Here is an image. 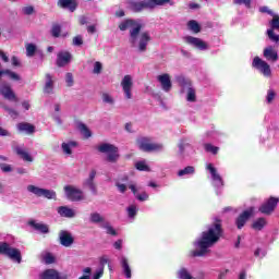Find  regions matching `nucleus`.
Listing matches in <instances>:
<instances>
[{"label": "nucleus", "instance_id": "052dcab7", "mask_svg": "<svg viewBox=\"0 0 279 279\" xmlns=\"http://www.w3.org/2000/svg\"><path fill=\"white\" fill-rule=\"evenodd\" d=\"M0 169L1 171H3L4 173H10V171H12V166L8 165V163H1L0 165Z\"/></svg>", "mask_w": 279, "mask_h": 279}, {"label": "nucleus", "instance_id": "423d86ee", "mask_svg": "<svg viewBox=\"0 0 279 279\" xmlns=\"http://www.w3.org/2000/svg\"><path fill=\"white\" fill-rule=\"evenodd\" d=\"M136 145L140 151H144L145 154H151V151H161L162 144L151 143V137H137Z\"/></svg>", "mask_w": 279, "mask_h": 279}, {"label": "nucleus", "instance_id": "a19ab883", "mask_svg": "<svg viewBox=\"0 0 279 279\" xmlns=\"http://www.w3.org/2000/svg\"><path fill=\"white\" fill-rule=\"evenodd\" d=\"M178 277L180 279H193V276H191V272H189V270L186 268H181L178 271Z\"/></svg>", "mask_w": 279, "mask_h": 279}, {"label": "nucleus", "instance_id": "20e7f679", "mask_svg": "<svg viewBox=\"0 0 279 279\" xmlns=\"http://www.w3.org/2000/svg\"><path fill=\"white\" fill-rule=\"evenodd\" d=\"M97 150L100 154H107V162L116 163L119 162V158H121V155H119V147L114 146L113 144L104 143L100 144L97 147Z\"/></svg>", "mask_w": 279, "mask_h": 279}, {"label": "nucleus", "instance_id": "de8ad7c7", "mask_svg": "<svg viewBox=\"0 0 279 279\" xmlns=\"http://www.w3.org/2000/svg\"><path fill=\"white\" fill-rule=\"evenodd\" d=\"M100 263V269H105L106 265H108V268L110 269V271H112V267L110 266V259H108L107 256H102L99 259Z\"/></svg>", "mask_w": 279, "mask_h": 279}, {"label": "nucleus", "instance_id": "4c0bfd02", "mask_svg": "<svg viewBox=\"0 0 279 279\" xmlns=\"http://www.w3.org/2000/svg\"><path fill=\"white\" fill-rule=\"evenodd\" d=\"M177 82L182 88H191V82L184 76H177Z\"/></svg>", "mask_w": 279, "mask_h": 279}, {"label": "nucleus", "instance_id": "3c124183", "mask_svg": "<svg viewBox=\"0 0 279 279\" xmlns=\"http://www.w3.org/2000/svg\"><path fill=\"white\" fill-rule=\"evenodd\" d=\"M22 12H23V14H25V16H32V14H34V12H36V10L34 9L33 5H27V7L22 8Z\"/></svg>", "mask_w": 279, "mask_h": 279}, {"label": "nucleus", "instance_id": "c756f323", "mask_svg": "<svg viewBox=\"0 0 279 279\" xmlns=\"http://www.w3.org/2000/svg\"><path fill=\"white\" fill-rule=\"evenodd\" d=\"M58 213L61 217H66L68 219H73V217H75V210L66 206L59 207Z\"/></svg>", "mask_w": 279, "mask_h": 279}, {"label": "nucleus", "instance_id": "774afa93", "mask_svg": "<svg viewBox=\"0 0 279 279\" xmlns=\"http://www.w3.org/2000/svg\"><path fill=\"white\" fill-rule=\"evenodd\" d=\"M0 136H10V133L8 130L0 126Z\"/></svg>", "mask_w": 279, "mask_h": 279}, {"label": "nucleus", "instance_id": "338daca9", "mask_svg": "<svg viewBox=\"0 0 279 279\" xmlns=\"http://www.w3.org/2000/svg\"><path fill=\"white\" fill-rule=\"evenodd\" d=\"M102 276H104V268H99V270L95 272L94 279H99Z\"/></svg>", "mask_w": 279, "mask_h": 279}, {"label": "nucleus", "instance_id": "393cba45", "mask_svg": "<svg viewBox=\"0 0 279 279\" xmlns=\"http://www.w3.org/2000/svg\"><path fill=\"white\" fill-rule=\"evenodd\" d=\"M19 132H25V134H34L36 132V126L28 122H21L17 124Z\"/></svg>", "mask_w": 279, "mask_h": 279}, {"label": "nucleus", "instance_id": "e2e57ef3", "mask_svg": "<svg viewBox=\"0 0 279 279\" xmlns=\"http://www.w3.org/2000/svg\"><path fill=\"white\" fill-rule=\"evenodd\" d=\"M116 250H121L123 247V240H118L113 243Z\"/></svg>", "mask_w": 279, "mask_h": 279}, {"label": "nucleus", "instance_id": "603ef678", "mask_svg": "<svg viewBox=\"0 0 279 279\" xmlns=\"http://www.w3.org/2000/svg\"><path fill=\"white\" fill-rule=\"evenodd\" d=\"M136 213H137L136 205H131L128 207V215L130 219H134L136 217Z\"/></svg>", "mask_w": 279, "mask_h": 279}, {"label": "nucleus", "instance_id": "4468645a", "mask_svg": "<svg viewBox=\"0 0 279 279\" xmlns=\"http://www.w3.org/2000/svg\"><path fill=\"white\" fill-rule=\"evenodd\" d=\"M59 243L63 247H71V245H73V243H75V238H73V234H71V232H69L66 230H61L59 232Z\"/></svg>", "mask_w": 279, "mask_h": 279}, {"label": "nucleus", "instance_id": "6ab92c4d", "mask_svg": "<svg viewBox=\"0 0 279 279\" xmlns=\"http://www.w3.org/2000/svg\"><path fill=\"white\" fill-rule=\"evenodd\" d=\"M97 175V170L92 169L89 177L83 182V186H87L94 195H97V185L95 184V177Z\"/></svg>", "mask_w": 279, "mask_h": 279}, {"label": "nucleus", "instance_id": "5701e85b", "mask_svg": "<svg viewBox=\"0 0 279 279\" xmlns=\"http://www.w3.org/2000/svg\"><path fill=\"white\" fill-rule=\"evenodd\" d=\"M71 52L69 51H63V52H59L57 54V66L62 68V66H66V64H69L71 62Z\"/></svg>", "mask_w": 279, "mask_h": 279}, {"label": "nucleus", "instance_id": "72a5a7b5", "mask_svg": "<svg viewBox=\"0 0 279 279\" xmlns=\"http://www.w3.org/2000/svg\"><path fill=\"white\" fill-rule=\"evenodd\" d=\"M187 27L189 29H191V32H193L194 34H199V32H202V26L199 25V23H197V21L195 20H191L187 22Z\"/></svg>", "mask_w": 279, "mask_h": 279}, {"label": "nucleus", "instance_id": "69168bd1", "mask_svg": "<svg viewBox=\"0 0 279 279\" xmlns=\"http://www.w3.org/2000/svg\"><path fill=\"white\" fill-rule=\"evenodd\" d=\"M11 62L13 66H21V61H19V58L16 56L12 57Z\"/></svg>", "mask_w": 279, "mask_h": 279}, {"label": "nucleus", "instance_id": "864d4df0", "mask_svg": "<svg viewBox=\"0 0 279 279\" xmlns=\"http://www.w3.org/2000/svg\"><path fill=\"white\" fill-rule=\"evenodd\" d=\"M102 69H104V65H101V62L96 61L94 64L93 73H95L96 75H99V73H101Z\"/></svg>", "mask_w": 279, "mask_h": 279}, {"label": "nucleus", "instance_id": "5fc2aeb1", "mask_svg": "<svg viewBox=\"0 0 279 279\" xmlns=\"http://www.w3.org/2000/svg\"><path fill=\"white\" fill-rule=\"evenodd\" d=\"M135 197L138 202H147V199H149V194H147V192H142L141 194H136Z\"/></svg>", "mask_w": 279, "mask_h": 279}, {"label": "nucleus", "instance_id": "ddd939ff", "mask_svg": "<svg viewBox=\"0 0 279 279\" xmlns=\"http://www.w3.org/2000/svg\"><path fill=\"white\" fill-rule=\"evenodd\" d=\"M0 95L8 99V101H19V97H16V94L12 89V86L8 83H2L0 85Z\"/></svg>", "mask_w": 279, "mask_h": 279}, {"label": "nucleus", "instance_id": "a211bd4d", "mask_svg": "<svg viewBox=\"0 0 279 279\" xmlns=\"http://www.w3.org/2000/svg\"><path fill=\"white\" fill-rule=\"evenodd\" d=\"M185 40L187 45H193V47H196V49H199L201 51H206V49H208V44L201 38L187 36Z\"/></svg>", "mask_w": 279, "mask_h": 279}, {"label": "nucleus", "instance_id": "f8f14e48", "mask_svg": "<svg viewBox=\"0 0 279 279\" xmlns=\"http://www.w3.org/2000/svg\"><path fill=\"white\" fill-rule=\"evenodd\" d=\"M64 192L70 202H82L84 199V192L73 185H65Z\"/></svg>", "mask_w": 279, "mask_h": 279}, {"label": "nucleus", "instance_id": "2eb2a0df", "mask_svg": "<svg viewBox=\"0 0 279 279\" xmlns=\"http://www.w3.org/2000/svg\"><path fill=\"white\" fill-rule=\"evenodd\" d=\"M270 27L271 29L267 31L268 38L272 40V43H279V35H276V33H274V29L279 31V15L272 16V20L270 21Z\"/></svg>", "mask_w": 279, "mask_h": 279}, {"label": "nucleus", "instance_id": "4d7b16f0", "mask_svg": "<svg viewBox=\"0 0 279 279\" xmlns=\"http://www.w3.org/2000/svg\"><path fill=\"white\" fill-rule=\"evenodd\" d=\"M233 3L235 5H242V3H244L246 8H250V5H252V0H233Z\"/></svg>", "mask_w": 279, "mask_h": 279}, {"label": "nucleus", "instance_id": "7c9ffc66", "mask_svg": "<svg viewBox=\"0 0 279 279\" xmlns=\"http://www.w3.org/2000/svg\"><path fill=\"white\" fill-rule=\"evenodd\" d=\"M121 267L125 278H132V268H130V262L125 257L121 258Z\"/></svg>", "mask_w": 279, "mask_h": 279}, {"label": "nucleus", "instance_id": "0eeeda50", "mask_svg": "<svg viewBox=\"0 0 279 279\" xmlns=\"http://www.w3.org/2000/svg\"><path fill=\"white\" fill-rule=\"evenodd\" d=\"M0 254L8 256L11 260L21 264L23 256L21 255V250L11 247L7 242H0Z\"/></svg>", "mask_w": 279, "mask_h": 279}, {"label": "nucleus", "instance_id": "b1692460", "mask_svg": "<svg viewBox=\"0 0 279 279\" xmlns=\"http://www.w3.org/2000/svg\"><path fill=\"white\" fill-rule=\"evenodd\" d=\"M28 226L40 232L41 234H49V226L40 222H36V220H29Z\"/></svg>", "mask_w": 279, "mask_h": 279}, {"label": "nucleus", "instance_id": "09e8293b", "mask_svg": "<svg viewBox=\"0 0 279 279\" xmlns=\"http://www.w3.org/2000/svg\"><path fill=\"white\" fill-rule=\"evenodd\" d=\"M35 53H36V45L27 44V46H26V56H28V58H32V56H34Z\"/></svg>", "mask_w": 279, "mask_h": 279}, {"label": "nucleus", "instance_id": "c03bdc74", "mask_svg": "<svg viewBox=\"0 0 279 279\" xmlns=\"http://www.w3.org/2000/svg\"><path fill=\"white\" fill-rule=\"evenodd\" d=\"M101 228L107 230V234H110L111 236H117V230H114L111 226L110 222H105L101 225Z\"/></svg>", "mask_w": 279, "mask_h": 279}, {"label": "nucleus", "instance_id": "a18cd8bd", "mask_svg": "<svg viewBox=\"0 0 279 279\" xmlns=\"http://www.w3.org/2000/svg\"><path fill=\"white\" fill-rule=\"evenodd\" d=\"M135 169H137V171H149V166H147L145 161H137L135 163Z\"/></svg>", "mask_w": 279, "mask_h": 279}, {"label": "nucleus", "instance_id": "37998d69", "mask_svg": "<svg viewBox=\"0 0 279 279\" xmlns=\"http://www.w3.org/2000/svg\"><path fill=\"white\" fill-rule=\"evenodd\" d=\"M1 108L8 112L12 117V119H16L19 117V111L13 108H10L8 105H2Z\"/></svg>", "mask_w": 279, "mask_h": 279}, {"label": "nucleus", "instance_id": "79ce46f5", "mask_svg": "<svg viewBox=\"0 0 279 279\" xmlns=\"http://www.w3.org/2000/svg\"><path fill=\"white\" fill-rule=\"evenodd\" d=\"M204 148H205V151L209 154H214V156H217V154H219V147L213 146V144H205Z\"/></svg>", "mask_w": 279, "mask_h": 279}, {"label": "nucleus", "instance_id": "cd10ccee", "mask_svg": "<svg viewBox=\"0 0 279 279\" xmlns=\"http://www.w3.org/2000/svg\"><path fill=\"white\" fill-rule=\"evenodd\" d=\"M267 226V219L260 217L257 218L253 223L251 225V228L255 230L256 232H260L265 227Z\"/></svg>", "mask_w": 279, "mask_h": 279}, {"label": "nucleus", "instance_id": "6e6552de", "mask_svg": "<svg viewBox=\"0 0 279 279\" xmlns=\"http://www.w3.org/2000/svg\"><path fill=\"white\" fill-rule=\"evenodd\" d=\"M27 191L36 195V197H46V199H56L57 197L56 191L38 187L36 185H28Z\"/></svg>", "mask_w": 279, "mask_h": 279}, {"label": "nucleus", "instance_id": "6e6d98bb", "mask_svg": "<svg viewBox=\"0 0 279 279\" xmlns=\"http://www.w3.org/2000/svg\"><path fill=\"white\" fill-rule=\"evenodd\" d=\"M266 99L268 104H271V101L276 99V92H274V89H269Z\"/></svg>", "mask_w": 279, "mask_h": 279}, {"label": "nucleus", "instance_id": "7ed1b4c3", "mask_svg": "<svg viewBox=\"0 0 279 279\" xmlns=\"http://www.w3.org/2000/svg\"><path fill=\"white\" fill-rule=\"evenodd\" d=\"M119 29L121 32H125L126 29H130V43L133 45H136V38H138V34H141V29H143V24H141L136 20L126 19L119 24Z\"/></svg>", "mask_w": 279, "mask_h": 279}, {"label": "nucleus", "instance_id": "aec40b11", "mask_svg": "<svg viewBox=\"0 0 279 279\" xmlns=\"http://www.w3.org/2000/svg\"><path fill=\"white\" fill-rule=\"evenodd\" d=\"M58 8L62 10H69V12H75L77 10V0H58L57 2Z\"/></svg>", "mask_w": 279, "mask_h": 279}, {"label": "nucleus", "instance_id": "ea45409f", "mask_svg": "<svg viewBox=\"0 0 279 279\" xmlns=\"http://www.w3.org/2000/svg\"><path fill=\"white\" fill-rule=\"evenodd\" d=\"M89 219H90L92 223H104V218H102L101 214H99V213L90 214Z\"/></svg>", "mask_w": 279, "mask_h": 279}, {"label": "nucleus", "instance_id": "e433bc0d", "mask_svg": "<svg viewBox=\"0 0 279 279\" xmlns=\"http://www.w3.org/2000/svg\"><path fill=\"white\" fill-rule=\"evenodd\" d=\"M195 173V167L193 166H187L182 170H179L178 175L182 178V175H193Z\"/></svg>", "mask_w": 279, "mask_h": 279}, {"label": "nucleus", "instance_id": "f03ea898", "mask_svg": "<svg viewBox=\"0 0 279 279\" xmlns=\"http://www.w3.org/2000/svg\"><path fill=\"white\" fill-rule=\"evenodd\" d=\"M175 5V3L171 0H142V1H131L129 2L130 9L132 12L138 13L143 12V10H156V8L166 5Z\"/></svg>", "mask_w": 279, "mask_h": 279}, {"label": "nucleus", "instance_id": "c9c22d12", "mask_svg": "<svg viewBox=\"0 0 279 279\" xmlns=\"http://www.w3.org/2000/svg\"><path fill=\"white\" fill-rule=\"evenodd\" d=\"M186 101H190L192 104L197 101V94L195 92V88L193 87L187 88Z\"/></svg>", "mask_w": 279, "mask_h": 279}, {"label": "nucleus", "instance_id": "412c9836", "mask_svg": "<svg viewBox=\"0 0 279 279\" xmlns=\"http://www.w3.org/2000/svg\"><path fill=\"white\" fill-rule=\"evenodd\" d=\"M157 80L161 84V88L162 90H165V93H169V90L173 88V84L171 83V76L169 74H161L157 76Z\"/></svg>", "mask_w": 279, "mask_h": 279}, {"label": "nucleus", "instance_id": "f704fd0d", "mask_svg": "<svg viewBox=\"0 0 279 279\" xmlns=\"http://www.w3.org/2000/svg\"><path fill=\"white\" fill-rule=\"evenodd\" d=\"M77 129L80 130L81 134H83V136L85 138H90V136H93L90 129H88V126H86V124L78 123Z\"/></svg>", "mask_w": 279, "mask_h": 279}, {"label": "nucleus", "instance_id": "f257e3e1", "mask_svg": "<svg viewBox=\"0 0 279 279\" xmlns=\"http://www.w3.org/2000/svg\"><path fill=\"white\" fill-rule=\"evenodd\" d=\"M221 236H223V221L219 218H215L214 221L207 226V230L203 231L201 239L194 242L195 247L199 250L190 251V258H199L204 257L216 243H219Z\"/></svg>", "mask_w": 279, "mask_h": 279}, {"label": "nucleus", "instance_id": "49530a36", "mask_svg": "<svg viewBox=\"0 0 279 279\" xmlns=\"http://www.w3.org/2000/svg\"><path fill=\"white\" fill-rule=\"evenodd\" d=\"M72 45H74V47H82L84 45V38L82 35L73 37Z\"/></svg>", "mask_w": 279, "mask_h": 279}, {"label": "nucleus", "instance_id": "0e129e2a", "mask_svg": "<svg viewBox=\"0 0 279 279\" xmlns=\"http://www.w3.org/2000/svg\"><path fill=\"white\" fill-rule=\"evenodd\" d=\"M0 58L5 63L10 62V58L8 57V54H5V52H3V50H0Z\"/></svg>", "mask_w": 279, "mask_h": 279}, {"label": "nucleus", "instance_id": "a878e982", "mask_svg": "<svg viewBox=\"0 0 279 279\" xmlns=\"http://www.w3.org/2000/svg\"><path fill=\"white\" fill-rule=\"evenodd\" d=\"M207 169L211 175V180H214V182H218L220 186H223V179L219 173H217V168L213 167V163H209Z\"/></svg>", "mask_w": 279, "mask_h": 279}, {"label": "nucleus", "instance_id": "f3484780", "mask_svg": "<svg viewBox=\"0 0 279 279\" xmlns=\"http://www.w3.org/2000/svg\"><path fill=\"white\" fill-rule=\"evenodd\" d=\"M40 279H69V275L60 272L56 269H46L40 275Z\"/></svg>", "mask_w": 279, "mask_h": 279}, {"label": "nucleus", "instance_id": "680f3d73", "mask_svg": "<svg viewBox=\"0 0 279 279\" xmlns=\"http://www.w3.org/2000/svg\"><path fill=\"white\" fill-rule=\"evenodd\" d=\"M117 189L121 192V193H125V191H128V185L117 182L116 183Z\"/></svg>", "mask_w": 279, "mask_h": 279}, {"label": "nucleus", "instance_id": "dca6fc26", "mask_svg": "<svg viewBox=\"0 0 279 279\" xmlns=\"http://www.w3.org/2000/svg\"><path fill=\"white\" fill-rule=\"evenodd\" d=\"M121 86H122V90L125 95V98L132 99V86H134V82H132V76L125 75L122 78Z\"/></svg>", "mask_w": 279, "mask_h": 279}, {"label": "nucleus", "instance_id": "13d9d810", "mask_svg": "<svg viewBox=\"0 0 279 279\" xmlns=\"http://www.w3.org/2000/svg\"><path fill=\"white\" fill-rule=\"evenodd\" d=\"M65 82H66V86H69V87L73 86L74 81H73V74L72 73H70V72L66 73Z\"/></svg>", "mask_w": 279, "mask_h": 279}, {"label": "nucleus", "instance_id": "bf43d9fd", "mask_svg": "<svg viewBox=\"0 0 279 279\" xmlns=\"http://www.w3.org/2000/svg\"><path fill=\"white\" fill-rule=\"evenodd\" d=\"M102 101L105 104H114V99H112V96L109 94H102Z\"/></svg>", "mask_w": 279, "mask_h": 279}, {"label": "nucleus", "instance_id": "39448f33", "mask_svg": "<svg viewBox=\"0 0 279 279\" xmlns=\"http://www.w3.org/2000/svg\"><path fill=\"white\" fill-rule=\"evenodd\" d=\"M136 145L140 151H144L145 154H151V151H161L162 144L151 143V137H137Z\"/></svg>", "mask_w": 279, "mask_h": 279}, {"label": "nucleus", "instance_id": "58836bf2", "mask_svg": "<svg viewBox=\"0 0 279 279\" xmlns=\"http://www.w3.org/2000/svg\"><path fill=\"white\" fill-rule=\"evenodd\" d=\"M60 34H62V26H60V24H53L51 28V36H53V38H60Z\"/></svg>", "mask_w": 279, "mask_h": 279}, {"label": "nucleus", "instance_id": "bb28decb", "mask_svg": "<svg viewBox=\"0 0 279 279\" xmlns=\"http://www.w3.org/2000/svg\"><path fill=\"white\" fill-rule=\"evenodd\" d=\"M264 58L271 60V62H278V52L272 47L265 48Z\"/></svg>", "mask_w": 279, "mask_h": 279}, {"label": "nucleus", "instance_id": "2f4dec72", "mask_svg": "<svg viewBox=\"0 0 279 279\" xmlns=\"http://www.w3.org/2000/svg\"><path fill=\"white\" fill-rule=\"evenodd\" d=\"M15 153L17 156H20V158H22V160H25V162H34V158L29 156V153L23 150V148L16 147Z\"/></svg>", "mask_w": 279, "mask_h": 279}, {"label": "nucleus", "instance_id": "9d476101", "mask_svg": "<svg viewBox=\"0 0 279 279\" xmlns=\"http://www.w3.org/2000/svg\"><path fill=\"white\" fill-rule=\"evenodd\" d=\"M254 207H250L238 216V218L235 219V226L238 230H243L247 221H250V219L254 217Z\"/></svg>", "mask_w": 279, "mask_h": 279}, {"label": "nucleus", "instance_id": "9b49d317", "mask_svg": "<svg viewBox=\"0 0 279 279\" xmlns=\"http://www.w3.org/2000/svg\"><path fill=\"white\" fill-rule=\"evenodd\" d=\"M279 198L275 196H270L266 202H264L258 210L262 213V215H271L274 210H276V207L278 206Z\"/></svg>", "mask_w": 279, "mask_h": 279}, {"label": "nucleus", "instance_id": "1a4fd4ad", "mask_svg": "<svg viewBox=\"0 0 279 279\" xmlns=\"http://www.w3.org/2000/svg\"><path fill=\"white\" fill-rule=\"evenodd\" d=\"M252 68L257 69V71H260L265 77H271V66H269V63L260 59L259 57H255L252 62Z\"/></svg>", "mask_w": 279, "mask_h": 279}, {"label": "nucleus", "instance_id": "473e14b6", "mask_svg": "<svg viewBox=\"0 0 279 279\" xmlns=\"http://www.w3.org/2000/svg\"><path fill=\"white\" fill-rule=\"evenodd\" d=\"M71 147H77V142H69V143H62L61 144V148L62 150L68 155L71 156V154H73V150L71 149Z\"/></svg>", "mask_w": 279, "mask_h": 279}, {"label": "nucleus", "instance_id": "8fccbe9b", "mask_svg": "<svg viewBox=\"0 0 279 279\" xmlns=\"http://www.w3.org/2000/svg\"><path fill=\"white\" fill-rule=\"evenodd\" d=\"M44 262L46 265H53V263H56V257L51 253H46V256H44Z\"/></svg>", "mask_w": 279, "mask_h": 279}, {"label": "nucleus", "instance_id": "c85d7f7f", "mask_svg": "<svg viewBox=\"0 0 279 279\" xmlns=\"http://www.w3.org/2000/svg\"><path fill=\"white\" fill-rule=\"evenodd\" d=\"M44 93H46L47 95H51V93H53V76H51V74L49 73L46 74Z\"/></svg>", "mask_w": 279, "mask_h": 279}, {"label": "nucleus", "instance_id": "4be33fe9", "mask_svg": "<svg viewBox=\"0 0 279 279\" xmlns=\"http://www.w3.org/2000/svg\"><path fill=\"white\" fill-rule=\"evenodd\" d=\"M151 43V36L148 32H144L140 36V43H138V51L141 53H144V51H147V45Z\"/></svg>", "mask_w": 279, "mask_h": 279}]
</instances>
